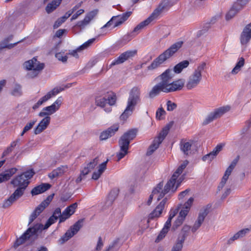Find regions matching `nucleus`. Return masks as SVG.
<instances>
[{"instance_id":"f257e3e1","label":"nucleus","mask_w":251,"mask_h":251,"mask_svg":"<svg viewBox=\"0 0 251 251\" xmlns=\"http://www.w3.org/2000/svg\"><path fill=\"white\" fill-rule=\"evenodd\" d=\"M34 174V172L30 170L17 176L11 180V184L14 187H17V189L7 200L4 201L2 204L3 208L9 207L24 195L29 183L28 180L33 176Z\"/></svg>"},{"instance_id":"f03ea898","label":"nucleus","mask_w":251,"mask_h":251,"mask_svg":"<svg viewBox=\"0 0 251 251\" xmlns=\"http://www.w3.org/2000/svg\"><path fill=\"white\" fill-rule=\"evenodd\" d=\"M61 209L56 208L53 211L52 215L49 218L43 227L42 224H36L31 227L28 228L25 232L14 243V247L17 248L25 243L27 240H34L38 237V232L43 229L49 228L51 225L60 219Z\"/></svg>"},{"instance_id":"7ed1b4c3","label":"nucleus","mask_w":251,"mask_h":251,"mask_svg":"<svg viewBox=\"0 0 251 251\" xmlns=\"http://www.w3.org/2000/svg\"><path fill=\"white\" fill-rule=\"evenodd\" d=\"M137 133L136 129H131L125 132L119 140V146L120 151L117 153L118 160L119 161L124 158L128 153L129 143L133 140Z\"/></svg>"},{"instance_id":"20e7f679","label":"nucleus","mask_w":251,"mask_h":251,"mask_svg":"<svg viewBox=\"0 0 251 251\" xmlns=\"http://www.w3.org/2000/svg\"><path fill=\"white\" fill-rule=\"evenodd\" d=\"M140 100V91L138 88L134 87L131 90L127 100V106L120 116L121 120H126L131 115L135 106Z\"/></svg>"},{"instance_id":"39448f33","label":"nucleus","mask_w":251,"mask_h":251,"mask_svg":"<svg viewBox=\"0 0 251 251\" xmlns=\"http://www.w3.org/2000/svg\"><path fill=\"white\" fill-rule=\"evenodd\" d=\"M163 186V182H160L153 189L151 194L150 196L149 200L147 201V204L148 205L151 204L153 197L156 199L157 201H158L162 199L165 194L169 192L171 188L173 187V176L171 177L164 186L163 189H162Z\"/></svg>"},{"instance_id":"423d86ee","label":"nucleus","mask_w":251,"mask_h":251,"mask_svg":"<svg viewBox=\"0 0 251 251\" xmlns=\"http://www.w3.org/2000/svg\"><path fill=\"white\" fill-rule=\"evenodd\" d=\"M76 83V82H74L72 83H69L66 85H62L61 86L56 87L54 88L52 90L49 92L46 95L41 98L38 100V101L33 106L32 108L33 109H36L39 108L41 105H42L43 103L47 101L51 98L54 97L60 92L75 85Z\"/></svg>"},{"instance_id":"0eeeda50","label":"nucleus","mask_w":251,"mask_h":251,"mask_svg":"<svg viewBox=\"0 0 251 251\" xmlns=\"http://www.w3.org/2000/svg\"><path fill=\"white\" fill-rule=\"evenodd\" d=\"M173 55V45L156 58L148 67V70H152L160 67Z\"/></svg>"},{"instance_id":"6e6552de","label":"nucleus","mask_w":251,"mask_h":251,"mask_svg":"<svg viewBox=\"0 0 251 251\" xmlns=\"http://www.w3.org/2000/svg\"><path fill=\"white\" fill-rule=\"evenodd\" d=\"M117 100L115 94L110 92L105 94L104 96H96L95 104L97 106L104 108L107 103L110 106L115 105Z\"/></svg>"},{"instance_id":"1a4fd4ad","label":"nucleus","mask_w":251,"mask_h":251,"mask_svg":"<svg viewBox=\"0 0 251 251\" xmlns=\"http://www.w3.org/2000/svg\"><path fill=\"white\" fill-rule=\"evenodd\" d=\"M83 219H80L75 223L60 238L58 242L63 244L76 234L83 226Z\"/></svg>"},{"instance_id":"9d476101","label":"nucleus","mask_w":251,"mask_h":251,"mask_svg":"<svg viewBox=\"0 0 251 251\" xmlns=\"http://www.w3.org/2000/svg\"><path fill=\"white\" fill-rule=\"evenodd\" d=\"M163 81L154 86L149 93L150 98H153L157 96L161 91L164 92H171L173 90V83H169V79H163Z\"/></svg>"},{"instance_id":"9b49d317","label":"nucleus","mask_w":251,"mask_h":251,"mask_svg":"<svg viewBox=\"0 0 251 251\" xmlns=\"http://www.w3.org/2000/svg\"><path fill=\"white\" fill-rule=\"evenodd\" d=\"M62 100V97H58L51 105L44 107L39 113L38 116L40 117H50V115L54 114L59 109Z\"/></svg>"},{"instance_id":"f8f14e48","label":"nucleus","mask_w":251,"mask_h":251,"mask_svg":"<svg viewBox=\"0 0 251 251\" xmlns=\"http://www.w3.org/2000/svg\"><path fill=\"white\" fill-rule=\"evenodd\" d=\"M188 161L186 160L178 167L177 170L174 173V192L179 187L181 182L184 180V177L181 176L180 177L178 176L182 173L183 170L188 164Z\"/></svg>"},{"instance_id":"ddd939ff","label":"nucleus","mask_w":251,"mask_h":251,"mask_svg":"<svg viewBox=\"0 0 251 251\" xmlns=\"http://www.w3.org/2000/svg\"><path fill=\"white\" fill-rule=\"evenodd\" d=\"M230 110V106H226L220 107L215 110L213 112L210 113L203 122V125H206L214 120L222 116L224 113Z\"/></svg>"},{"instance_id":"4468645a","label":"nucleus","mask_w":251,"mask_h":251,"mask_svg":"<svg viewBox=\"0 0 251 251\" xmlns=\"http://www.w3.org/2000/svg\"><path fill=\"white\" fill-rule=\"evenodd\" d=\"M131 14V12H127L123 14L122 15L113 17L112 19L102 27V28L108 27L112 25H113V27L118 26L126 21Z\"/></svg>"},{"instance_id":"2eb2a0df","label":"nucleus","mask_w":251,"mask_h":251,"mask_svg":"<svg viewBox=\"0 0 251 251\" xmlns=\"http://www.w3.org/2000/svg\"><path fill=\"white\" fill-rule=\"evenodd\" d=\"M190 229V226L185 225L182 229L181 233L179 234L175 246L174 247V251H181L183 244L187 236V232Z\"/></svg>"},{"instance_id":"dca6fc26","label":"nucleus","mask_w":251,"mask_h":251,"mask_svg":"<svg viewBox=\"0 0 251 251\" xmlns=\"http://www.w3.org/2000/svg\"><path fill=\"white\" fill-rule=\"evenodd\" d=\"M24 66L26 70L33 71L36 75L39 71L44 68V64L43 63H40L34 57L32 59L25 62L24 64Z\"/></svg>"},{"instance_id":"f3484780","label":"nucleus","mask_w":251,"mask_h":251,"mask_svg":"<svg viewBox=\"0 0 251 251\" xmlns=\"http://www.w3.org/2000/svg\"><path fill=\"white\" fill-rule=\"evenodd\" d=\"M99 161V158L97 157L92 161L88 163L87 165L85 166L81 171L79 176L76 178L75 180L76 182L77 183L80 182L81 181L84 179L85 176L95 167V166L98 164Z\"/></svg>"},{"instance_id":"a211bd4d","label":"nucleus","mask_w":251,"mask_h":251,"mask_svg":"<svg viewBox=\"0 0 251 251\" xmlns=\"http://www.w3.org/2000/svg\"><path fill=\"white\" fill-rule=\"evenodd\" d=\"M171 6V0H162L158 7L151 14L152 17L156 19L162 12L168 11Z\"/></svg>"},{"instance_id":"6ab92c4d","label":"nucleus","mask_w":251,"mask_h":251,"mask_svg":"<svg viewBox=\"0 0 251 251\" xmlns=\"http://www.w3.org/2000/svg\"><path fill=\"white\" fill-rule=\"evenodd\" d=\"M136 53V50H128L123 52L118 58L112 62L110 65V67H111L113 66L124 63L126 60L133 57Z\"/></svg>"},{"instance_id":"aec40b11","label":"nucleus","mask_w":251,"mask_h":251,"mask_svg":"<svg viewBox=\"0 0 251 251\" xmlns=\"http://www.w3.org/2000/svg\"><path fill=\"white\" fill-rule=\"evenodd\" d=\"M208 212V208L207 207L203 208L200 211L198 219L192 228V231L193 233L195 232L201 226Z\"/></svg>"},{"instance_id":"412c9836","label":"nucleus","mask_w":251,"mask_h":251,"mask_svg":"<svg viewBox=\"0 0 251 251\" xmlns=\"http://www.w3.org/2000/svg\"><path fill=\"white\" fill-rule=\"evenodd\" d=\"M251 39V23L244 28L241 35L240 42L242 45L247 46Z\"/></svg>"},{"instance_id":"4be33fe9","label":"nucleus","mask_w":251,"mask_h":251,"mask_svg":"<svg viewBox=\"0 0 251 251\" xmlns=\"http://www.w3.org/2000/svg\"><path fill=\"white\" fill-rule=\"evenodd\" d=\"M173 218V215L171 213L170 214L169 217L166 222L165 224V225L163 228L162 229L159 234L157 236L156 239L155 240L156 243L159 242L161 240H162L166 236V234L168 233L169 228L171 226V221Z\"/></svg>"},{"instance_id":"5701e85b","label":"nucleus","mask_w":251,"mask_h":251,"mask_svg":"<svg viewBox=\"0 0 251 251\" xmlns=\"http://www.w3.org/2000/svg\"><path fill=\"white\" fill-rule=\"evenodd\" d=\"M119 127L118 124H114L109 127L107 130L102 131L100 136L101 140H104L108 139L109 137L114 135L116 131H118Z\"/></svg>"},{"instance_id":"b1692460","label":"nucleus","mask_w":251,"mask_h":251,"mask_svg":"<svg viewBox=\"0 0 251 251\" xmlns=\"http://www.w3.org/2000/svg\"><path fill=\"white\" fill-rule=\"evenodd\" d=\"M193 141L192 140L187 141L185 139H181L180 143V149L183 154L186 156L191 153V148Z\"/></svg>"},{"instance_id":"393cba45","label":"nucleus","mask_w":251,"mask_h":251,"mask_svg":"<svg viewBox=\"0 0 251 251\" xmlns=\"http://www.w3.org/2000/svg\"><path fill=\"white\" fill-rule=\"evenodd\" d=\"M50 121V117H44L38 124L34 130V133L36 135L39 134L46 129L49 125Z\"/></svg>"},{"instance_id":"a878e982","label":"nucleus","mask_w":251,"mask_h":251,"mask_svg":"<svg viewBox=\"0 0 251 251\" xmlns=\"http://www.w3.org/2000/svg\"><path fill=\"white\" fill-rule=\"evenodd\" d=\"M194 77L195 78H200L201 77L206 78L207 73L206 71V63L202 62L197 68L195 70L194 74Z\"/></svg>"},{"instance_id":"bb28decb","label":"nucleus","mask_w":251,"mask_h":251,"mask_svg":"<svg viewBox=\"0 0 251 251\" xmlns=\"http://www.w3.org/2000/svg\"><path fill=\"white\" fill-rule=\"evenodd\" d=\"M96 13L94 11H91L88 13L85 17L84 19L78 22L76 26H78L81 29L84 28L87 25H88L90 21L94 18Z\"/></svg>"},{"instance_id":"cd10ccee","label":"nucleus","mask_w":251,"mask_h":251,"mask_svg":"<svg viewBox=\"0 0 251 251\" xmlns=\"http://www.w3.org/2000/svg\"><path fill=\"white\" fill-rule=\"evenodd\" d=\"M68 171V167L66 165L61 166L53 170L50 173L48 176L49 178L52 179L62 176L64 173Z\"/></svg>"},{"instance_id":"c85d7f7f","label":"nucleus","mask_w":251,"mask_h":251,"mask_svg":"<svg viewBox=\"0 0 251 251\" xmlns=\"http://www.w3.org/2000/svg\"><path fill=\"white\" fill-rule=\"evenodd\" d=\"M165 200L166 199H164L161 202H160V203L156 207L155 209L149 214V220H153L154 218H158L160 216L164 208Z\"/></svg>"},{"instance_id":"c756f323","label":"nucleus","mask_w":251,"mask_h":251,"mask_svg":"<svg viewBox=\"0 0 251 251\" xmlns=\"http://www.w3.org/2000/svg\"><path fill=\"white\" fill-rule=\"evenodd\" d=\"M17 170L16 168H12L0 174V183L9 180L17 172Z\"/></svg>"},{"instance_id":"7c9ffc66","label":"nucleus","mask_w":251,"mask_h":251,"mask_svg":"<svg viewBox=\"0 0 251 251\" xmlns=\"http://www.w3.org/2000/svg\"><path fill=\"white\" fill-rule=\"evenodd\" d=\"M51 187V185L49 183H42L36 187H35L31 191L32 195H37L39 194L44 193L46 191L49 189Z\"/></svg>"},{"instance_id":"2f4dec72","label":"nucleus","mask_w":251,"mask_h":251,"mask_svg":"<svg viewBox=\"0 0 251 251\" xmlns=\"http://www.w3.org/2000/svg\"><path fill=\"white\" fill-rule=\"evenodd\" d=\"M173 126V122H171L168 124L166 126H165L161 132L160 133L159 136L156 138L157 140H158V142H161L163 141L164 139L168 134L169 131L170 130L171 127Z\"/></svg>"},{"instance_id":"473e14b6","label":"nucleus","mask_w":251,"mask_h":251,"mask_svg":"<svg viewBox=\"0 0 251 251\" xmlns=\"http://www.w3.org/2000/svg\"><path fill=\"white\" fill-rule=\"evenodd\" d=\"M10 93L15 97L21 96L23 95L22 86L20 84L14 83Z\"/></svg>"},{"instance_id":"72a5a7b5","label":"nucleus","mask_w":251,"mask_h":251,"mask_svg":"<svg viewBox=\"0 0 251 251\" xmlns=\"http://www.w3.org/2000/svg\"><path fill=\"white\" fill-rule=\"evenodd\" d=\"M187 214L186 210H180L177 219L176 220L175 223H174V227L175 226L176 228L182 225Z\"/></svg>"},{"instance_id":"f704fd0d","label":"nucleus","mask_w":251,"mask_h":251,"mask_svg":"<svg viewBox=\"0 0 251 251\" xmlns=\"http://www.w3.org/2000/svg\"><path fill=\"white\" fill-rule=\"evenodd\" d=\"M62 0H53L51 2L48 4L46 7V12L49 14L55 10L60 4Z\"/></svg>"},{"instance_id":"c9c22d12","label":"nucleus","mask_w":251,"mask_h":251,"mask_svg":"<svg viewBox=\"0 0 251 251\" xmlns=\"http://www.w3.org/2000/svg\"><path fill=\"white\" fill-rule=\"evenodd\" d=\"M189 64V62L188 61H182L174 67V72L176 73H179L183 69L187 67Z\"/></svg>"},{"instance_id":"e433bc0d","label":"nucleus","mask_w":251,"mask_h":251,"mask_svg":"<svg viewBox=\"0 0 251 251\" xmlns=\"http://www.w3.org/2000/svg\"><path fill=\"white\" fill-rule=\"evenodd\" d=\"M241 10L238 7L235 6L234 3L232 8L230 9L226 15V19L227 20H230L234 17Z\"/></svg>"},{"instance_id":"4c0bfd02","label":"nucleus","mask_w":251,"mask_h":251,"mask_svg":"<svg viewBox=\"0 0 251 251\" xmlns=\"http://www.w3.org/2000/svg\"><path fill=\"white\" fill-rule=\"evenodd\" d=\"M238 161V157L235 158L231 163L229 167L226 169L224 176L228 178L229 176L230 175L231 172H232L234 168L235 167L237 162Z\"/></svg>"},{"instance_id":"58836bf2","label":"nucleus","mask_w":251,"mask_h":251,"mask_svg":"<svg viewBox=\"0 0 251 251\" xmlns=\"http://www.w3.org/2000/svg\"><path fill=\"white\" fill-rule=\"evenodd\" d=\"M161 143V142H158V140L155 139L153 140L152 144L149 148L147 152V155H151L158 148Z\"/></svg>"},{"instance_id":"ea45409f","label":"nucleus","mask_w":251,"mask_h":251,"mask_svg":"<svg viewBox=\"0 0 251 251\" xmlns=\"http://www.w3.org/2000/svg\"><path fill=\"white\" fill-rule=\"evenodd\" d=\"M161 143V142H158V140L155 139L153 140L152 144L149 148L147 152V155H151L158 148Z\"/></svg>"},{"instance_id":"a19ab883","label":"nucleus","mask_w":251,"mask_h":251,"mask_svg":"<svg viewBox=\"0 0 251 251\" xmlns=\"http://www.w3.org/2000/svg\"><path fill=\"white\" fill-rule=\"evenodd\" d=\"M43 211V209H42L40 206H38L30 216L28 225L32 223Z\"/></svg>"},{"instance_id":"79ce46f5","label":"nucleus","mask_w":251,"mask_h":251,"mask_svg":"<svg viewBox=\"0 0 251 251\" xmlns=\"http://www.w3.org/2000/svg\"><path fill=\"white\" fill-rule=\"evenodd\" d=\"M118 195L117 191L113 190L110 191L107 197V200L106 203L107 204L111 205L113 201L115 200Z\"/></svg>"},{"instance_id":"37998d69","label":"nucleus","mask_w":251,"mask_h":251,"mask_svg":"<svg viewBox=\"0 0 251 251\" xmlns=\"http://www.w3.org/2000/svg\"><path fill=\"white\" fill-rule=\"evenodd\" d=\"M244 63L245 60L244 58L241 57L235 67L231 71V73L233 74H237L240 70L241 68L244 66Z\"/></svg>"},{"instance_id":"c03bdc74","label":"nucleus","mask_w":251,"mask_h":251,"mask_svg":"<svg viewBox=\"0 0 251 251\" xmlns=\"http://www.w3.org/2000/svg\"><path fill=\"white\" fill-rule=\"evenodd\" d=\"M71 215H72V214L68 211L67 208H66L62 213L61 212L59 223L65 222L67 219L69 218Z\"/></svg>"},{"instance_id":"a18cd8bd","label":"nucleus","mask_w":251,"mask_h":251,"mask_svg":"<svg viewBox=\"0 0 251 251\" xmlns=\"http://www.w3.org/2000/svg\"><path fill=\"white\" fill-rule=\"evenodd\" d=\"M96 40V38H92L85 42L84 44H83L82 45H81L79 48L77 49V50H83L87 49L88 48H89L90 46H91L93 43L95 42Z\"/></svg>"},{"instance_id":"49530a36","label":"nucleus","mask_w":251,"mask_h":251,"mask_svg":"<svg viewBox=\"0 0 251 251\" xmlns=\"http://www.w3.org/2000/svg\"><path fill=\"white\" fill-rule=\"evenodd\" d=\"M184 79H177L174 81V91L181 90L184 86Z\"/></svg>"},{"instance_id":"de8ad7c7","label":"nucleus","mask_w":251,"mask_h":251,"mask_svg":"<svg viewBox=\"0 0 251 251\" xmlns=\"http://www.w3.org/2000/svg\"><path fill=\"white\" fill-rule=\"evenodd\" d=\"M36 122V120H33L27 123L24 127L23 131L21 133V135L23 136L25 132L30 130L32 128L33 126L35 125Z\"/></svg>"},{"instance_id":"09e8293b","label":"nucleus","mask_w":251,"mask_h":251,"mask_svg":"<svg viewBox=\"0 0 251 251\" xmlns=\"http://www.w3.org/2000/svg\"><path fill=\"white\" fill-rule=\"evenodd\" d=\"M200 79H188L186 87L188 89H191L196 87L200 82Z\"/></svg>"},{"instance_id":"8fccbe9b","label":"nucleus","mask_w":251,"mask_h":251,"mask_svg":"<svg viewBox=\"0 0 251 251\" xmlns=\"http://www.w3.org/2000/svg\"><path fill=\"white\" fill-rule=\"evenodd\" d=\"M154 20H155V19L153 17H152V15L151 14L147 19L141 22L138 25L141 27V29H143Z\"/></svg>"},{"instance_id":"3c124183","label":"nucleus","mask_w":251,"mask_h":251,"mask_svg":"<svg viewBox=\"0 0 251 251\" xmlns=\"http://www.w3.org/2000/svg\"><path fill=\"white\" fill-rule=\"evenodd\" d=\"M54 196V194H52L51 195L49 196L47 199L44 200L43 201H42L40 205L38 206H40L42 209H44L50 202L51 201L53 197Z\"/></svg>"},{"instance_id":"603ef678","label":"nucleus","mask_w":251,"mask_h":251,"mask_svg":"<svg viewBox=\"0 0 251 251\" xmlns=\"http://www.w3.org/2000/svg\"><path fill=\"white\" fill-rule=\"evenodd\" d=\"M78 6H74L72 9L69 10L67 11L65 15L61 17L60 18L65 22L69 17L71 16L72 14H73L78 8Z\"/></svg>"},{"instance_id":"864d4df0","label":"nucleus","mask_w":251,"mask_h":251,"mask_svg":"<svg viewBox=\"0 0 251 251\" xmlns=\"http://www.w3.org/2000/svg\"><path fill=\"white\" fill-rule=\"evenodd\" d=\"M193 201L194 199L193 198L191 197L189 198L187 201L184 203V206L181 210H186L187 214H188Z\"/></svg>"},{"instance_id":"5fc2aeb1","label":"nucleus","mask_w":251,"mask_h":251,"mask_svg":"<svg viewBox=\"0 0 251 251\" xmlns=\"http://www.w3.org/2000/svg\"><path fill=\"white\" fill-rule=\"evenodd\" d=\"M166 112L162 107L159 108L156 112V118L157 120H161L164 118Z\"/></svg>"},{"instance_id":"6e6d98bb","label":"nucleus","mask_w":251,"mask_h":251,"mask_svg":"<svg viewBox=\"0 0 251 251\" xmlns=\"http://www.w3.org/2000/svg\"><path fill=\"white\" fill-rule=\"evenodd\" d=\"M249 1V0H237L234 4L235 6L238 7L241 10Z\"/></svg>"},{"instance_id":"4d7b16f0","label":"nucleus","mask_w":251,"mask_h":251,"mask_svg":"<svg viewBox=\"0 0 251 251\" xmlns=\"http://www.w3.org/2000/svg\"><path fill=\"white\" fill-rule=\"evenodd\" d=\"M223 146L224 145L221 144L217 145L211 152L216 157L222 150Z\"/></svg>"},{"instance_id":"13d9d810","label":"nucleus","mask_w":251,"mask_h":251,"mask_svg":"<svg viewBox=\"0 0 251 251\" xmlns=\"http://www.w3.org/2000/svg\"><path fill=\"white\" fill-rule=\"evenodd\" d=\"M250 230V229L248 228L242 229L237 232L236 234L239 238H240L245 236L247 233L249 232Z\"/></svg>"},{"instance_id":"bf43d9fd","label":"nucleus","mask_w":251,"mask_h":251,"mask_svg":"<svg viewBox=\"0 0 251 251\" xmlns=\"http://www.w3.org/2000/svg\"><path fill=\"white\" fill-rule=\"evenodd\" d=\"M55 57L58 60L61 61L62 62H66L68 59L67 56L64 55L61 52L56 53Z\"/></svg>"},{"instance_id":"052dcab7","label":"nucleus","mask_w":251,"mask_h":251,"mask_svg":"<svg viewBox=\"0 0 251 251\" xmlns=\"http://www.w3.org/2000/svg\"><path fill=\"white\" fill-rule=\"evenodd\" d=\"M215 157V156L210 152V153L204 155L202 158V160L203 161H208L209 162H211Z\"/></svg>"},{"instance_id":"680f3d73","label":"nucleus","mask_w":251,"mask_h":251,"mask_svg":"<svg viewBox=\"0 0 251 251\" xmlns=\"http://www.w3.org/2000/svg\"><path fill=\"white\" fill-rule=\"evenodd\" d=\"M109 159H107L105 161L102 162L99 166L98 171L102 174L106 169V165L108 162Z\"/></svg>"},{"instance_id":"e2e57ef3","label":"nucleus","mask_w":251,"mask_h":251,"mask_svg":"<svg viewBox=\"0 0 251 251\" xmlns=\"http://www.w3.org/2000/svg\"><path fill=\"white\" fill-rule=\"evenodd\" d=\"M183 44V41L180 40L174 44V53L177 51L182 47Z\"/></svg>"},{"instance_id":"0e129e2a","label":"nucleus","mask_w":251,"mask_h":251,"mask_svg":"<svg viewBox=\"0 0 251 251\" xmlns=\"http://www.w3.org/2000/svg\"><path fill=\"white\" fill-rule=\"evenodd\" d=\"M77 206V204L76 202L74 203L70 206H68L67 208L68 211L73 215L76 209Z\"/></svg>"},{"instance_id":"69168bd1","label":"nucleus","mask_w":251,"mask_h":251,"mask_svg":"<svg viewBox=\"0 0 251 251\" xmlns=\"http://www.w3.org/2000/svg\"><path fill=\"white\" fill-rule=\"evenodd\" d=\"M171 72V70L170 69L166 70L160 75V78H170Z\"/></svg>"},{"instance_id":"338daca9","label":"nucleus","mask_w":251,"mask_h":251,"mask_svg":"<svg viewBox=\"0 0 251 251\" xmlns=\"http://www.w3.org/2000/svg\"><path fill=\"white\" fill-rule=\"evenodd\" d=\"M134 36L135 35L131 32L130 34L125 35L123 38V40L125 41V44H126L131 40Z\"/></svg>"},{"instance_id":"774afa93","label":"nucleus","mask_w":251,"mask_h":251,"mask_svg":"<svg viewBox=\"0 0 251 251\" xmlns=\"http://www.w3.org/2000/svg\"><path fill=\"white\" fill-rule=\"evenodd\" d=\"M84 11L83 9H79L78 11L76 12L75 13L72 17L71 20L73 21L74 20H75L78 18L79 16L81 15L84 13Z\"/></svg>"}]
</instances>
